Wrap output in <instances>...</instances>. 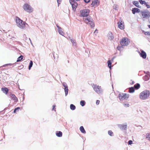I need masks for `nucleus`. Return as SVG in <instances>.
Listing matches in <instances>:
<instances>
[{"label": "nucleus", "mask_w": 150, "mask_h": 150, "mask_svg": "<svg viewBox=\"0 0 150 150\" xmlns=\"http://www.w3.org/2000/svg\"><path fill=\"white\" fill-rule=\"evenodd\" d=\"M15 20L17 26L22 29H24L26 25H28V24L25 22L24 21L17 16L16 17Z\"/></svg>", "instance_id": "1"}, {"label": "nucleus", "mask_w": 150, "mask_h": 150, "mask_svg": "<svg viewBox=\"0 0 150 150\" xmlns=\"http://www.w3.org/2000/svg\"><path fill=\"white\" fill-rule=\"evenodd\" d=\"M83 19L84 22L87 24L90 25L91 28H93L95 27L93 20L91 17L83 18Z\"/></svg>", "instance_id": "2"}, {"label": "nucleus", "mask_w": 150, "mask_h": 150, "mask_svg": "<svg viewBox=\"0 0 150 150\" xmlns=\"http://www.w3.org/2000/svg\"><path fill=\"white\" fill-rule=\"evenodd\" d=\"M91 86L93 88L94 90L97 93H102L103 92V89L100 86L97 85L94 83L91 84Z\"/></svg>", "instance_id": "3"}, {"label": "nucleus", "mask_w": 150, "mask_h": 150, "mask_svg": "<svg viewBox=\"0 0 150 150\" xmlns=\"http://www.w3.org/2000/svg\"><path fill=\"white\" fill-rule=\"evenodd\" d=\"M141 13L143 16L142 19L143 20H144V18L148 19L150 17V12L147 9L142 11Z\"/></svg>", "instance_id": "4"}, {"label": "nucleus", "mask_w": 150, "mask_h": 150, "mask_svg": "<svg viewBox=\"0 0 150 150\" xmlns=\"http://www.w3.org/2000/svg\"><path fill=\"white\" fill-rule=\"evenodd\" d=\"M23 8L25 11L29 13L32 12L33 11V8L31 6L27 3L24 4Z\"/></svg>", "instance_id": "5"}, {"label": "nucleus", "mask_w": 150, "mask_h": 150, "mask_svg": "<svg viewBox=\"0 0 150 150\" xmlns=\"http://www.w3.org/2000/svg\"><path fill=\"white\" fill-rule=\"evenodd\" d=\"M90 10L88 9H85L80 11V16L81 17H87L89 14Z\"/></svg>", "instance_id": "6"}, {"label": "nucleus", "mask_w": 150, "mask_h": 150, "mask_svg": "<svg viewBox=\"0 0 150 150\" xmlns=\"http://www.w3.org/2000/svg\"><path fill=\"white\" fill-rule=\"evenodd\" d=\"M130 42L127 38H123L120 41V44L122 46H126L129 45Z\"/></svg>", "instance_id": "7"}, {"label": "nucleus", "mask_w": 150, "mask_h": 150, "mask_svg": "<svg viewBox=\"0 0 150 150\" xmlns=\"http://www.w3.org/2000/svg\"><path fill=\"white\" fill-rule=\"evenodd\" d=\"M69 2L72 6V10L75 11L78 6L77 3L74 0H69Z\"/></svg>", "instance_id": "8"}, {"label": "nucleus", "mask_w": 150, "mask_h": 150, "mask_svg": "<svg viewBox=\"0 0 150 150\" xmlns=\"http://www.w3.org/2000/svg\"><path fill=\"white\" fill-rule=\"evenodd\" d=\"M100 4V2L98 0H93L91 4V7H96L98 6Z\"/></svg>", "instance_id": "9"}, {"label": "nucleus", "mask_w": 150, "mask_h": 150, "mask_svg": "<svg viewBox=\"0 0 150 150\" xmlns=\"http://www.w3.org/2000/svg\"><path fill=\"white\" fill-rule=\"evenodd\" d=\"M141 52H139V53L140 57L144 59H145L146 57V54L145 52L143 50H141Z\"/></svg>", "instance_id": "10"}, {"label": "nucleus", "mask_w": 150, "mask_h": 150, "mask_svg": "<svg viewBox=\"0 0 150 150\" xmlns=\"http://www.w3.org/2000/svg\"><path fill=\"white\" fill-rule=\"evenodd\" d=\"M128 96H129L128 95H127ZM118 97L121 100H123L126 98H128V96H127V94H119Z\"/></svg>", "instance_id": "11"}, {"label": "nucleus", "mask_w": 150, "mask_h": 150, "mask_svg": "<svg viewBox=\"0 0 150 150\" xmlns=\"http://www.w3.org/2000/svg\"><path fill=\"white\" fill-rule=\"evenodd\" d=\"M122 21H121V22L119 21L117 22L118 28L121 30H123L124 29V26L122 25Z\"/></svg>", "instance_id": "12"}, {"label": "nucleus", "mask_w": 150, "mask_h": 150, "mask_svg": "<svg viewBox=\"0 0 150 150\" xmlns=\"http://www.w3.org/2000/svg\"><path fill=\"white\" fill-rule=\"evenodd\" d=\"M132 13L134 14L136 13H139L140 12V10L136 8H133L132 10Z\"/></svg>", "instance_id": "13"}, {"label": "nucleus", "mask_w": 150, "mask_h": 150, "mask_svg": "<svg viewBox=\"0 0 150 150\" xmlns=\"http://www.w3.org/2000/svg\"><path fill=\"white\" fill-rule=\"evenodd\" d=\"M108 39L110 40H112L114 38V36L112 33L110 32H109L108 35Z\"/></svg>", "instance_id": "14"}, {"label": "nucleus", "mask_w": 150, "mask_h": 150, "mask_svg": "<svg viewBox=\"0 0 150 150\" xmlns=\"http://www.w3.org/2000/svg\"><path fill=\"white\" fill-rule=\"evenodd\" d=\"M149 94H141L140 96V98L144 100L149 96Z\"/></svg>", "instance_id": "15"}, {"label": "nucleus", "mask_w": 150, "mask_h": 150, "mask_svg": "<svg viewBox=\"0 0 150 150\" xmlns=\"http://www.w3.org/2000/svg\"><path fill=\"white\" fill-rule=\"evenodd\" d=\"M1 90L2 91L3 93L5 94H7L8 91V88L6 87L2 88H1Z\"/></svg>", "instance_id": "16"}, {"label": "nucleus", "mask_w": 150, "mask_h": 150, "mask_svg": "<svg viewBox=\"0 0 150 150\" xmlns=\"http://www.w3.org/2000/svg\"><path fill=\"white\" fill-rule=\"evenodd\" d=\"M128 92L130 93H132L134 92L135 91L134 87H131L128 88Z\"/></svg>", "instance_id": "17"}, {"label": "nucleus", "mask_w": 150, "mask_h": 150, "mask_svg": "<svg viewBox=\"0 0 150 150\" xmlns=\"http://www.w3.org/2000/svg\"><path fill=\"white\" fill-rule=\"evenodd\" d=\"M133 4L135 6L139 8H141V6L139 5V3L138 1H133Z\"/></svg>", "instance_id": "18"}, {"label": "nucleus", "mask_w": 150, "mask_h": 150, "mask_svg": "<svg viewBox=\"0 0 150 150\" xmlns=\"http://www.w3.org/2000/svg\"><path fill=\"white\" fill-rule=\"evenodd\" d=\"M120 128L122 130H126L127 128V125H123L120 126Z\"/></svg>", "instance_id": "19"}, {"label": "nucleus", "mask_w": 150, "mask_h": 150, "mask_svg": "<svg viewBox=\"0 0 150 150\" xmlns=\"http://www.w3.org/2000/svg\"><path fill=\"white\" fill-rule=\"evenodd\" d=\"M11 97L15 102H17V101L18 99L14 94H11Z\"/></svg>", "instance_id": "20"}, {"label": "nucleus", "mask_w": 150, "mask_h": 150, "mask_svg": "<svg viewBox=\"0 0 150 150\" xmlns=\"http://www.w3.org/2000/svg\"><path fill=\"white\" fill-rule=\"evenodd\" d=\"M140 85L139 83H137L136 84H135L134 85V86L133 87H134V89H139L140 87Z\"/></svg>", "instance_id": "21"}, {"label": "nucleus", "mask_w": 150, "mask_h": 150, "mask_svg": "<svg viewBox=\"0 0 150 150\" xmlns=\"http://www.w3.org/2000/svg\"><path fill=\"white\" fill-rule=\"evenodd\" d=\"M149 76L148 75H145L143 77V79L144 80L147 81L149 79Z\"/></svg>", "instance_id": "22"}, {"label": "nucleus", "mask_w": 150, "mask_h": 150, "mask_svg": "<svg viewBox=\"0 0 150 150\" xmlns=\"http://www.w3.org/2000/svg\"><path fill=\"white\" fill-rule=\"evenodd\" d=\"M80 130L81 132L83 133H85L86 131L83 126H81L80 128Z\"/></svg>", "instance_id": "23"}, {"label": "nucleus", "mask_w": 150, "mask_h": 150, "mask_svg": "<svg viewBox=\"0 0 150 150\" xmlns=\"http://www.w3.org/2000/svg\"><path fill=\"white\" fill-rule=\"evenodd\" d=\"M150 91L148 90H145L140 93V94H150Z\"/></svg>", "instance_id": "24"}, {"label": "nucleus", "mask_w": 150, "mask_h": 150, "mask_svg": "<svg viewBox=\"0 0 150 150\" xmlns=\"http://www.w3.org/2000/svg\"><path fill=\"white\" fill-rule=\"evenodd\" d=\"M33 63L32 61L30 60L29 63V65L28 66L29 70H30L31 69V68L33 66Z\"/></svg>", "instance_id": "25"}, {"label": "nucleus", "mask_w": 150, "mask_h": 150, "mask_svg": "<svg viewBox=\"0 0 150 150\" xmlns=\"http://www.w3.org/2000/svg\"><path fill=\"white\" fill-rule=\"evenodd\" d=\"M56 135L58 137H61L62 136V133L61 131H59L56 133Z\"/></svg>", "instance_id": "26"}, {"label": "nucleus", "mask_w": 150, "mask_h": 150, "mask_svg": "<svg viewBox=\"0 0 150 150\" xmlns=\"http://www.w3.org/2000/svg\"><path fill=\"white\" fill-rule=\"evenodd\" d=\"M108 66L109 67V68L111 69V64H112V63L110 60H109L108 61Z\"/></svg>", "instance_id": "27"}, {"label": "nucleus", "mask_w": 150, "mask_h": 150, "mask_svg": "<svg viewBox=\"0 0 150 150\" xmlns=\"http://www.w3.org/2000/svg\"><path fill=\"white\" fill-rule=\"evenodd\" d=\"M146 136V139L150 141V133H147Z\"/></svg>", "instance_id": "28"}, {"label": "nucleus", "mask_w": 150, "mask_h": 150, "mask_svg": "<svg viewBox=\"0 0 150 150\" xmlns=\"http://www.w3.org/2000/svg\"><path fill=\"white\" fill-rule=\"evenodd\" d=\"M23 57L22 55H20L18 57V58L17 59V62H19L22 60L23 59Z\"/></svg>", "instance_id": "29"}, {"label": "nucleus", "mask_w": 150, "mask_h": 150, "mask_svg": "<svg viewBox=\"0 0 150 150\" xmlns=\"http://www.w3.org/2000/svg\"><path fill=\"white\" fill-rule=\"evenodd\" d=\"M71 42L72 43L73 45L74 46H76V41L74 39H71Z\"/></svg>", "instance_id": "30"}, {"label": "nucleus", "mask_w": 150, "mask_h": 150, "mask_svg": "<svg viewBox=\"0 0 150 150\" xmlns=\"http://www.w3.org/2000/svg\"><path fill=\"white\" fill-rule=\"evenodd\" d=\"M70 109L73 110H74L76 108L75 106L72 104H71L70 105Z\"/></svg>", "instance_id": "31"}, {"label": "nucleus", "mask_w": 150, "mask_h": 150, "mask_svg": "<svg viewBox=\"0 0 150 150\" xmlns=\"http://www.w3.org/2000/svg\"><path fill=\"white\" fill-rule=\"evenodd\" d=\"M20 109V107H17L16 108H15L13 111V113H16L17 112H18Z\"/></svg>", "instance_id": "32"}, {"label": "nucleus", "mask_w": 150, "mask_h": 150, "mask_svg": "<svg viewBox=\"0 0 150 150\" xmlns=\"http://www.w3.org/2000/svg\"><path fill=\"white\" fill-rule=\"evenodd\" d=\"M59 33L62 36H64L63 34H64V33L62 31V29L58 30Z\"/></svg>", "instance_id": "33"}, {"label": "nucleus", "mask_w": 150, "mask_h": 150, "mask_svg": "<svg viewBox=\"0 0 150 150\" xmlns=\"http://www.w3.org/2000/svg\"><path fill=\"white\" fill-rule=\"evenodd\" d=\"M64 90L65 94H68L69 90L68 87L65 88H64Z\"/></svg>", "instance_id": "34"}, {"label": "nucleus", "mask_w": 150, "mask_h": 150, "mask_svg": "<svg viewBox=\"0 0 150 150\" xmlns=\"http://www.w3.org/2000/svg\"><path fill=\"white\" fill-rule=\"evenodd\" d=\"M53 55L54 59H57L58 58V55L57 54H55L54 52V53H53Z\"/></svg>", "instance_id": "35"}, {"label": "nucleus", "mask_w": 150, "mask_h": 150, "mask_svg": "<svg viewBox=\"0 0 150 150\" xmlns=\"http://www.w3.org/2000/svg\"><path fill=\"white\" fill-rule=\"evenodd\" d=\"M80 105L82 106H84L85 105V102L83 100H82L80 101Z\"/></svg>", "instance_id": "36"}, {"label": "nucleus", "mask_w": 150, "mask_h": 150, "mask_svg": "<svg viewBox=\"0 0 150 150\" xmlns=\"http://www.w3.org/2000/svg\"><path fill=\"white\" fill-rule=\"evenodd\" d=\"M139 2L141 4H144L145 5V3H146L145 1H143L142 0H139Z\"/></svg>", "instance_id": "37"}, {"label": "nucleus", "mask_w": 150, "mask_h": 150, "mask_svg": "<svg viewBox=\"0 0 150 150\" xmlns=\"http://www.w3.org/2000/svg\"><path fill=\"white\" fill-rule=\"evenodd\" d=\"M108 134L111 136H112L113 133L111 130H109L108 131Z\"/></svg>", "instance_id": "38"}, {"label": "nucleus", "mask_w": 150, "mask_h": 150, "mask_svg": "<svg viewBox=\"0 0 150 150\" xmlns=\"http://www.w3.org/2000/svg\"><path fill=\"white\" fill-rule=\"evenodd\" d=\"M123 48V47L122 46H118L117 47V49L119 50H121Z\"/></svg>", "instance_id": "39"}, {"label": "nucleus", "mask_w": 150, "mask_h": 150, "mask_svg": "<svg viewBox=\"0 0 150 150\" xmlns=\"http://www.w3.org/2000/svg\"><path fill=\"white\" fill-rule=\"evenodd\" d=\"M117 6H118L117 5H116V4L114 5V6H113V8L116 10H117Z\"/></svg>", "instance_id": "40"}, {"label": "nucleus", "mask_w": 150, "mask_h": 150, "mask_svg": "<svg viewBox=\"0 0 150 150\" xmlns=\"http://www.w3.org/2000/svg\"><path fill=\"white\" fill-rule=\"evenodd\" d=\"M144 72L145 74H146V75H148V76H150V73L149 71H144Z\"/></svg>", "instance_id": "41"}, {"label": "nucleus", "mask_w": 150, "mask_h": 150, "mask_svg": "<svg viewBox=\"0 0 150 150\" xmlns=\"http://www.w3.org/2000/svg\"><path fill=\"white\" fill-rule=\"evenodd\" d=\"M12 64H4V65H3L2 66V67H6L8 65L12 66Z\"/></svg>", "instance_id": "42"}, {"label": "nucleus", "mask_w": 150, "mask_h": 150, "mask_svg": "<svg viewBox=\"0 0 150 150\" xmlns=\"http://www.w3.org/2000/svg\"><path fill=\"white\" fill-rule=\"evenodd\" d=\"M58 3V6H59V4H60L62 2V0H57Z\"/></svg>", "instance_id": "43"}, {"label": "nucleus", "mask_w": 150, "mask_h": 150, "mask_svg": "<svg viewBox=\"0 0 150 150\" xmlns=\"http://www.w3.org/2000/svg\"><path fill=\"white\" fill-rule=\"evenodd\" d=\"M144 34L145 35L150 36V33L149 32H145L144 33Z\"/></svg>", "instance_id": "44"}, {"label": "nucleus", "mask_w": 150, "mask_h": 150, "mask_svg": "<svg viewBox=\"0 0 150 150\" xmlns=\"http://www.w3.org/2000/svg\"><path fill=\"white\" fill-rule=\"evenodd\" d=\"M124 106L125 107H129V105L128 103H124L123 104Z\"/></svg>", "instance_id": "45"}, {"label": "nucleus", "mask_w": 150, "mask_h": 150, "mask_svg": "<svg viewBox=\"0 0 150 150\" xmlns=\"http://www.w3.org/2000/svg\"><path fill=\"white\" fill-rule=\"evenodd\" d=\"M85 3H88L90 2L91 0H83Z\"/></svg>", "instance_id": "46"}, {"label": "nucleus", "mask_w": 150, "mask_h": 150, "mask_svg": "<svg viewBox=\"0 0 150 150\" xmlns=\"http://www.w3.org/2000/svg\"><path fill=\"white\" fill-rule=\"evenodd\" d=\"M145 5L146 6L147 8H150V5H148L147 4L146 2V3H145Z\"/></svg>", "instance_id": "47"}, {"label": "nucleus", "mask_w": 150, "mask_h": 150, "mask_svg": "<svg viewBox=\"0 0 150 150\" xmlns=\"http://www.w3.org/2000/svg\"><path fill=\"white\" fill-rule=\"evenodd\" d=\"M63 85L64 87L65 88L68 87L66 83H64Z\"/></svg>", "instance_id": "48"}, {"label": "nucleus", "mask_w": 150, "mask_h": 150, "mask_svg": "<svg viewBox=\"0 0 150 150\" xmlns=\"http://www.w3.org/2000/svg\"><path fill=\"white\" fill-rule=\"evenodd\" d=\"M132 140H129L128 142V144L129 145H131L132 144Z\"/></svg>", "instance_id": "49"}, {"label": "nucleus", "mask_w": 150, "mask_h": 150, "mask_svg": "<svg viewBox=\"0 0 150 150\" xmlns=\"http://www.w3.org/2000/svg\"><path fill=\"white\" fill-rule=\"evenodd\" d=\"M98 30L97 29H96L94 32V33L95 34V35H96L97 33H98Z\"/></svg>", "instance_id": "50"}, {"label": "nucleus", "mask_w": 150, "mask_h": 150, "mask_svg": "<svg viewBox=\"0 0 150 150\" xmlns=\"http://www.w3.org/2000/svg\"><path fill=\"white\" fill-rule=\"evenodd\" d=\"M100 103V101L99 100H97L96 102V104L97 105H98Z\"/></svg>", "instance_id": "51"}, {"label": "nucleus", "mask_w": 150, "mask_h": 150, "mask_svg": "<svg viewBox=\"0 0 150 150\" xmlns=\"http://www.w3.org/2000/svg\"><path fill=\"white\" fill-rule=\"evenodd\" d=\"M55 105H53V108H52V110H54V109L55 108Z\"/></svg>", "instance_id": "52"}, {"label": "nucleus", "mask_w": 150, "mask_h": 150, "mask_svg": "<svg viewBox=\"0 0 150 150\" xmlns=\"http://www.w3.org/2000/svg\"><path fill=\"white\" fill-rule=\"evenodd\" d=\"M57 27L58 28V30H61V29H62V28L59 26H57Z\"/></svg>", "instance_id": "53"}, {"label": "nucleus", "mask_w": 150, "mask_h": 150, "mask_svg": "<svg viewBox=\"0 0 150 150\" xmlns=\"http://www.w3.org/2000/svg\"><path fill=\"white\" fill-rule=\"evenodd\" d=\"M68 39H69L70 40V41L71 40V39H72V38H71L70 36H69L68 37Z\"/></svg>", "instance_id": "54"}, {"label": "nucleus", "mask_w": 150, "mask_h": 150, "mask_svg": "<svg viewBox=\"0 0 150 150\" xmlns=\"http://www.w3.org/2000/svg\"><path fill=\"white\" fill-rule=\"evenodd\" d=\"M115 57H115V56H114V57H113L112 58V59H111L112 61H113V60H114V59L115 58Z\"/></svg>", "instance_id": "55"}, {"label": "nucleus", "mask_w": 150, "mask_h": 150, "mask_svg": "<svg viewBox=\"0 0 150 150\" xmlns=\"http://www.w3.org/2000/svg\"><path fill=\"white\" fill-rule=\"evenodd\" d=\"M134 83V81H132V83H131V84H133Z\"/></svg>", "instance_id": "56"}, {"label": "nucleus", "mask_w": 150, "mask_h": 150, "mask_svg": "<svg viewBox=\"0 0 150 150\" xmlns=\"http://www.w3.org/2000/svg\"><path fill=\"white\" fill-rule=\"evenodd\" d=\"M30 42V43H31V44L32 45H33V43H32V42H31H31Z\"/></svg>", "instance_id": "57"}, {"label": "nucleus", "mask_w": 150, "mask_h": 150, "mask_svg": "<svg viewBox=\"0 0 150 150\" xmlns=\"http://www.w3.org/2000/svg\"><path fill=\"white\" fill-rule=\"evenodd\" d=\"M80 0H75V1H80Z\"/></svg>", "instance_id": "58"}, {"label": "nucleus", "mask_w": 150, "mask_h": 150, "mask_svg": "<svg viewBox=\"0 0 150 150\" xmlns=\"http://www.w3.org/2000/svg\"><path fill=\"white\" fill-rule=\"evenodd\" d=\"M148 27L149 28H150V25H148Z\"/></svg>", "instance_id": "59"}, {"label": "nucleus", "mask_w": 150, "mask_h": 150, "mask_svg": "<svg viewBox=\"0 0 150 150\" xmlns=\"http://www.w3.org/2000/svg\"><path fill=\"white\" fill-rule=\"evenodd\" d=\"M29 40H30V42H31V40H30V38H29Z\"/></svg>", "instance_id": "60"}, {"label": "nucleus", "mask_w": 150, "mask_h": 150, "mask_svg": "<svg viewBox=\"0 0 150 150\" xmlns=\"http://www.w3.org/2000/svg\"><path fill=\"white\" fill-rule=\"evenodd\" d=\"M56 25L57 27V26H59V25H58V24H57Z\"/></svg>", "instance_id": "61"}, {"label": "nucleus", "mask_w": 150, "mask_h": 150, "mask_svg": "<svg viewBox=\"0 0 150 150\" xmlns=\"http://www.w3.org/2000/svg\"><path fill=\"white\" fill-rule=\"evenodd\" d=\"M122 94H125L126 93H122Z\"/></svg>", "instance_id": "62"}]
</instances>
